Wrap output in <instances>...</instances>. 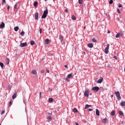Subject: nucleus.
<instances>
[{"instance_id":"48","label":"nucleus","mask_w":125,"mask_h":125,"mask_svg":"<svg viewBox=\"0 0 125 125\" xmlns=\"http://www.w3.org/2000/svg\"><path fill=\"white\" fill-rule=\"evenodd\" d=\"M2 1H3V2H4V3H6L5 0H2Z\"/></svg>"},{"instance_id":"40","label":"nucleus","mask_w":125,"mask_h":125,"mask_svg":"<svg viewBox=\"0 0 125 125\" xmlns=\"http://www.w3.org/2000/svg\"><path fill=\"white\" fill-rule=\"evenodd\" d=\"M119 36L122 37V36H124V33H119Z\"/></svg>"},{"instance_id":"20","label":"nucleus","mask_w":125,"mask_h":125,"mask_svg":"<svg viewBox=\"0 0 125 125\" xmlns=\"http://www.w3.org/2000/svg\"><path fill=\"white\" fill-rule=\"evenodd\" d=\"M119 114L120 115V116H124V112H123V111H119Z\"/></svg>"},{"instance_id":"36","label":"nucleus","mask_w":125,"mask_h":125,"mask_svg":"<svg viewBox=\"0 0 125 125\" xmlns=\"http://www.w3.org/2000/svg\"><path fill=\"white\" fill-rule=\"evenodd\" d=\"M24 34H25V32H24V31H22V32L21 33V36H23Z\"/></svg>"},{"instance_id":"19","label":"nucleus","mask_w":125,"mask_h":125,"mask_svg":"<svg viewBox=\"0 0 125 125\" xmlns=\"http://www.w3.org/2000/svg\"><path fill=\"white\" fill-rule=\"evenodd\" d=\"M89 107H91V105H88V104H86L84 107V109H87V108H89Z\"/></svg>"},{"instance_id":"4","label":"nucleus","mask_w":125,"mask_h":125,"mask_svg":"<svg viewBox=\"0 0 125 125\" xmlns=\"http://www.w3.org/2000/svg\"><path fill=\"white\" fill-rule=\"evenodd\" d=\"M71 78H73V74H72V73H70L69 74H68L65 80L67 82H70V80H69V79H70Z\"/></svg>"},{"instance_id":"29","label":"nucleus","mask_w":125,"mask_h":125,"mask_svg":"<svg viewBox=\"0 0 125 125\" xmlns=\"http://www.w3.org/2000/svg\"><path fill=\"white\" fill-rule=\"evenodd\" d=\"M51 115H52V114H50V116L47 117V118H48V120H49V121H51V120H52V117H51V116H50Z\"/></svg>"},{"instance_id":"23","label":"nucleus","mask_w":125,"mask_h":125,"mask_svg":"<svg viewBox=\"0 0 125 125\" xmlns=\"http://www.w3.org/2000/svg\"><path fill=\"white\" fill-rule=\"evenodd\" d=\"M73 112H74V113H78V109L76 108H74L73 109Z\"/></svg>"},{"instance_id":"45","label":"nucleus","mask_w":125,"mask_h":125,"mask_svg":"<svg viewBox=\"0 0 125 125\" xmlns=\"http://www.w3.org/2000/svg\"><path fill=\"white\" fill-rule=\"evenodd\" d=\"M39 29H40V34H42V28H39Z\"/></svg>"},{"instance_id":"21","label":"nucleus","mask_w":125,"mask_h":125,"mask_svg":"<svg viewBox=\"0 0 125 125\" xmlns=\"http://www.w3.org/2000/svg\"><path fill=\"white\" fill-rule=\"evenodd\" d=\"M111 116H115L116 115V112H115V110H113L111 113Z\"/></svg>"},{"instance_id":"17","label":"nucleus","mask_w":125,"mask_h":125,"mask_svg":"<svg viewBox=\"0 0 125 125\" xmlns=\"http://www.w3.org/2000/svg\"><path fill=\"white\" fill-rule=\"evenodd\" d=\"M48 102L49 103H52V102H53V98H50L48 99Z\"/></svg>"},{"instance_id":"7","label":"nucleus","mask_w":125,"mask_h":125,"mask_svg":"<svg viewBox=\"0 0 125 125\" xmlns=\"http://www.w3.org/2000/svg\"><path fill=\"white\" fill-rule=\"evenodd\" d=\"M98 90H99V87L95 86L92 88L93 91L97 92L98 91Z\"/></svg>"},{"instance_id":"24","label":"nucleus","mask_w":125,"mask_h":125,"mask_svg":"<svg viewBox=\"0 0 125 125\" xmlns=\"http://www.w3.org/2000/svg\"><path fill=\"white\" fill-rule=\"evenodd\" d=\"M18 8V3H17L15 4V6H14V9H17Z\"/></svg>"},{"instance_id":"53","label":"nucleus","mask_w":125,"mask_h":125,"mask_svg":"<svg viewBox=\"0 0 125 125\" xmlns=\"http://www.w3.org/2000/svg\"><path fill=\"white\" fill-rule=\"evenodd\" d=\"M62 44L63 43V44H65V42H62Z\"/></svg>"},{"instance_id":"27","label":"nucleus","mask_w":125,"mask_h":125,"mask_svg":"<svg viewBox=\"0 0 125 125\" xmlns=\"http://www.w3.org/2000/svg\"><path fill=\"white\" fill-rule=\"evenodd\" d=\"M59 40L61 42H62V41H63V36H60Z\"/></svg>"},{"instance_id":"3","label":"nucleus","mask_w":125,"mask_h":125,"mask_svg":"<svg viewBox=\"0 0 125 125\" xmlns=\"http://www.w3.org/2000/svg\"><path fill=\"white\" fill-rule=\"evenodd\" d=\"M109 47H110V45L107 44V46L104 49V53H105V54H108V52H109Z\"/></svg>"},{"instance_id":"49","label":"nucleus","mask_w":125,"mask_h":125,"mask_svg":"<svg viewBox=\"0 0 125 125\" xmlns=\"http://www.w3.org/2000/svg\"><path fill=\"white\" fill-rule=\"evenodd\" d=\"M64 67H65V68H68V65H65Z\"/></svg>"},{"instance_id":"51","label":"nucleus","mask_w":125,"mask_h":125,"mask_svg":"<svg viewBox=\"0 0 125 125\" xmlns=\"http://www.w3.org/2000/svg\"><path fill=\"white\" fill-rule=\"evenodd\" d=\"M110 33H111V32L110 31V30H108L107 33H108V34H110Z\"/></svg>"},{"instance_id":"50","label":"nucleus","mask_w":125,"mask_h":125,"mask_svg":"<svg viewBox=\"0 0 125 125\" xmlns=\"http://www.w3.org/2000/svg\"><path fill=\"white\" fill-rule=\"evenodd\" d=\"M64 11H65V12L67 13V12H68V10L67 9H65L64 10Z\"/></svg>"},{"instance_id":"46","label":"nucleus","mask_w":125,"mask_h":125,"mask_svg":"<svg viewBox=\"0 0 125 125\" xmlns=\"http://www.w3.org/2000/svg\"><path fill=\"white\" fill-rule=\"evenodd\" d=\"M46 71L47 73H49V70L48 69H46Z\"/></svg>"},{"instance_id":"18","label":"nucleus","mask_w":125,"mask_h":125,"mask_svg":"<svg viewBox=\"0 0 125 125\" xmlns=\"http://www.w3.org/2000/svg\"><path fill=\"white\" fill-rule=\"evenodd\" d=\"M6 63L7 65L9 64V59H8V58H6Z\"/></svg>"},{"instance_id":"1","label":"nucleus","mask_w":125,"mask_h":125,"mask_svg":"<svg viewBox=\"0 0 125 125\" xmlns=\"http://www.w3.org/2000/svg\"><path fill=\"white\" fill-rule=\"evenodd\" d=\"M47 14H48V9L47 7H46L45 10L43 11V15L42 16V19H45L47 16Z\"/></svg>"},{"instance_id":"2","label":"nucleus","mask_w":125,"mask_h":125,"mask_svg":"<svg viewBox=\"0 0 125 125\" xmlns=\"http://www.w3.org/2000/svg\"><path fill=\"white\" fill-rule=\"evenodd\" d=\"M115 95L118 100H121V99H122V98L121 97V94H120L119 91L115 92Z\"/></svg>"},{"instance_id":"38","label":"nucleus","mask_w":125,"mask_h":125,"mask_svg":"<svg viewBox=\"0 0 125 125\" xmlns=\"http://www.w3.org/2000/svg\"><path fill=\"white\" fill-rule=\"evenodd\" d=\"M5 112V111L2 110L1 112V115H3V114H4Z\"/></svg>"},{"instance_id":"30","label":"nucleus","mask_w":125,"mask_h":125,"mask_svg":"<svg viewBox=\"0 0 125 125\" xmlns=\"http://www.w3.org/2000/svg\"><path fill=\"white\" fill-rule=\"evenodd\" d=\"M102 122L104 124H106V123L107 122V119L105 118V119H103Z\"/></svg>"},{"instance_id":"26","label":"nucleus","mask_w":125,"mask_h":125,"mask_svg":"<svg viewBox=\"0 0 125 125\" xmlns=\"http://www.w3.org/2000/svg\"><path fill=\"white\" fill-rule=\"evenodd\" d=\"M92 42H97V40L95 38H93L92 39Z\"/></svg>"},{"instance_id":"42","label":"nucleus","mask_w":125,"mask_h":125,"mask_svg":"<svg viewBox=\"0 0 125 125\" xmlns=\"http://www.w3.org/2000/svg\"><path fill=\"white\" fill-rule=\"evenodd\" d=\"M41 73H42V74H43V73H44V70H42Z\"/></svg>"},{"instance_id":"14","label":"nucleus","mask_w":125,"mask_h":125,"mask_svg":"<svg viewBox=\"0 0 125 125\" xmlns=\"http://www.w3.org/2000/svg\"><path fill=\"white\" fill-rule=\"evenodd\" d=\"M17 97V93H15L13 96H12V99H15Z\"/></svg>"},{"instance_id":"8","label":"nucleus","mask_w":125,"mask_h":125,"mask_svg":"<svg viewBox=\"0 0 125 125\" xmlns=\"http://www.w3.org/2000/svg\"><path fill=\"white\" fill-rule=\"evenodd\" d=\"M5 26L4 22H2L0 24V29H3Z\"/></svg>"},{"instance_id":"11","label":"nucleus","mask_w":125,"mask_h":125,"mask_svg":"<svg viewBox=\"0 0 125 125\" xmlns=\"http://www.w3.org/2000/svg\"><path fill=\"white\" fill-rule=\"evenodd\" d=\"M87 45L90 48H92V47H93V44L91 43H89Z\"/></svg>"},{"instance_id":"54","label":"nucleus","mask_w":125,"mask_h":125,"mask_svg":"<svg viewBox=\"0 0 125 125\" xmlns=\"http://www.w3.org/2000/svg\"><path fill=\"white\" fill-rule=\"evenodd\" d=\"M115 59H117V57H115Z\"/></svg>"},{"instance_id":"57","label":"nucleus","mask_w":125,"mask_h":125,"mask_svg":"<svg viewBox=\"0 0 125 125\" xmlns=\"http://www.w3.org/2000/svg\"><path fill=\"white\" fill-rule=\"evenodd\" d=\"M111 97H113V95H111Z\"/></svg>"},{"instance_id":"35","label":"nucleus","mask_w":125,"mask_h":125,"mask_svg":"<svg viewBox=\"0 0 125 125\" xmlns=\"http://www.w3.org/2000/svg\"><path fill=\"white\" fill-rule=\"evenodd\" d=\"M120 37V33H117L116 35L115 36V37L118 38Z\"/></svg>"},{"instance_id":"25","label":"nucleus","mask_w":125,"mask_h":125,"mask_svg":"<svg viewBox=\"0 0 125 125\" xmlns=\"http://www.w3.org/2000/svg\"><path fill=\"white\" fill-rule=\"evenodd\" d=\"M18 30H19V27L18 26H16L14 28V30L15 31V32H17Z\"/></svg>"},{"instance_id":"39","label":"nucleus","mask_w":125,"mask_h":125,"mask_svg":"<svg viewBox=\"0 0 125 125\" xmlns=\"http://www.w3.org/2000/svg\"><path fill=\"white\" fill-rule=\"evenodd\" d=\"M112 3H113V0H110L109 1V4H112Z\"/></svg>"},{"instance_id":"6","label":"nucleus","mask_w":125,"mask_h":125,"mask_svg":"<svg viewBox=\"0 0 125 125\" xmlns=\"http://www.w3.org/2000/svg\"><path fill=\"white\" fill-rule=\"evenodd\" d=\"M27 42H25L24 43H21L20 46V47H25V46H27Z\"/></svg>"},{"instance_id":"44","label":"nucleus","mask_w":125,"mask_h":125,"mask_svg":"<svg viewBox=\"0 0 125 125\" xmlns=\"http://www.w3.org/2000/svg\"><path fill=\"white\" fill-rule=\"evenodd\" d=\"M40 98H42V92H40Z\"/></svg>"},{"instance_id":"5","label":"nucleus","mask_w":125,"mask_h":125,"mask_svg":"<svg viewBox=\"0 0 125 125\" xmlns=\"http://www.w3.org/2000/svg\"><path fill=\"white\" fill-rule=\"evenodd\" d=\"M84 96H85V97H88V96H89V91L88 90L85 91L84 93Z\"/></svg>"},{"instance_id":"55","label":"nucleus","mask_w":125,"mask_h":125,"mask_svg":"<svg viewBox=\"0 0 125 125\" xmlns=\"http://www.w3.org/2000/svg\"><path fill=\"white\" fill-rule=\"evenodd\" d=\"M45 0V1H47L48 0Z\"/></svg>"},{"instance_id":"32","label":"nucleus","mask_w":125,"mask_h":125,"mask_svg":"<svg viewBox=\"0 0 125 125\" xmlns=\"http://www.w3.org/2000/svg\"><path fill=\"white\" fill-rule=\"evenodd\" d=\"M37 5H38V2L35 1L34 2V6H35V7H36L37 6Z\"/></svg>"},{"instance_id":"37","label":"nucleus","mask_w":125,"mask_h":125,"mask_svg":"<svg viewBox=\"0 0 125 125\" xmlns=\"http://www.w3.org/2000/svg\"><path fill=\"white\" fill-rule=\"evenodd\" d=\"M117 12L118 13H119V14H121V11L120 10V9H117Z\"/></svg>"},{"instance_id":"9","label":"nucleus","mask_w":125,"mask_h":125,"mask_svg":"<svg viewBox=\"0 0 125 125\" xmlns=\"http://www.w3.org/2000/svg\"><path fill=\"white\" fill-rule=\"evenodd\" d=\"M103 81V77H101L100 79L97 81L98 83H101Z\"/></svg>"},{"instance_id":"47","label":"nucleus","mask_w":125,"mask_h":125,"mask_svg":"<svg viewBox=\"0 0 125 125\" xmlns=\"http://www.w3.org/2000/svg\"><path fill=\"white\" fill-rule=\"evenodd\" d=\"M88 111H92V109H91V108H89V109H88Z\"/></svg>"},{"instance_id":"13","label":"nucleus","mask_w":125,"mask_h":125,"mask_svg":"<svg viewBox=\"0 0 125 125\" xmlns=\"http://www.w3.org/2000/svg\"><path fill=\"white\" fill-rule=\"evenodd\" d=\"M50 42H49V39H46L45 40V43L46 44H48Z\"/></svg>"},{"instance_id":"52","label":"nucleus","mask_w":125,"mask_h":125,"mask_svg":"<svg viewBox=\"0 0 125 125\" xmlns=\"http://www.w3.org/2000/svg\"><path fill=\"white\" fill-rule=\"evenodd\" d=\"M75 125H79V123H78L77 122L75 123Z\"/></svg>"},{"instance_id":"22","label":"nucleus","mask_w":125,"mask_h":125,"mask_svg":"<svg viewBox=\"0 0 125 125\" xmlns=\"http://www.w3.org/2000/svg\"><path fill=\"white\" fill-rule=\"evenodd\" d=\"M0 66L2 69H3V66H4L3 63L0 62Z\"/></svg>"},{"instance_id":"12","label":"nucleus","mask_w":125,"mask_h":125,"mask_svg":"<svg viewBox=\"0 0 125 125\" xmlns=\"http://www.w3.org/2000/svg\"><path fill=\"white\" fill-rule=\"evenodd\" d=\"M120 105L121 106V107H125V101L122 102L120 103Z\"/></svg>"},{"instance_id":"10","label":"nucleus","mask_w":125,"mask_h":125,"mask_svg":"<svg viewBox=\"0 0 125 125\" xmlns=\"http://www.w3.org/2000/svg\"><path fill=\"white\" fill-rule=\"evenodd\" d=\"M35 19L36 20H38V19H39V13H35Z\"/></svg>"},{"instance_id":"15","label":"nucleus","mask_w":125,"mask_h":125,"mask_svg":"<svg viewBox=\"0 0 125 125\" xmlns=\"http://www.w3.org/2000/svg\"><path fill=\"white\" fill-rule=\"evenodd\" d=\"M31 74L33 75H37V70H33L31 71Z\"/></svg>"},{"instance_id":"31","label":"nucleus","mask_w":125,"mask_h":125,"mask_svg":"<svg viewBox=\"0 0 125 125\" xmlns=\"http://www.w3.org/2000/svg\"><path fill=\"white\" fill-rule=\"evenodd\" d=\"M72 20H76L77 19V18L75 17V16L73 15L71 17Z\"/></svg>"},{"instance_id":"41","label":"nucleus","mask_w":125,"mask_h":125,"mask_svg":"<svg viewBox=\"0 0 125 125\" xmlns=\"http://www.w3.org/2000/svg\"><path fill=\"white\" fill-rule=\"evenodd\" d=\"M9 8H10V6L9 5H8L7 6V9H8V11H9Z\"/></svg>"},{"instance_id":"33","label":"nucleus","mask_w":125,"mask_h":125,"mask_svg":"<svg viewBox=\"0 0 125 125\" xmlns=\"http://www.w3.org/2000/svg\"><path fill=\"white\" fill-rule=\"evenodd\" d=\"M12 100H11V101H10L9 102V107H11V105H12Z\"/></svg>"},{"instance_id":"34","label":"nucleus","mask_w":125,"mask_h":125,"mask_svg":"<svg viewBox=\"0 0 125 125\" xmlns=\"http://www.w3.org/2000/svg\"><path fill=\"white\" fill-rule=\"evenodd\" d=\"M79 0V3L80 4H82L83 3V0Z\"/></svg>"},{"instance_id":"58","label":"nucleus","mask_w":125,"mask_h":125,"mask_svg":"<svg viewBox=\"0 0 125 125\" xmlns=\"http://www.w3.org/2000/svg\"><path fill=\"white\" fill-rule=\"evenodd\" d=\"M0 125H1V124H0Z\"/></svg>"},{"instance_id":"56","label":"nucleus","mask_w":125,"mask_h":125,"mask_svg":"<svg viewBox=\"0 0 125 125\" xmlns=\"http://www.w3.org/2000/svg\"><path fill=\"white\" fill-rule=\"evenodd\" d=\"M84 29H85V26L84 27Z\"/></svg>"},{"instance_id":"28","label":"nucleus","mask_w":125,"mask_h":125,"mask_svg":"<svg viewBox=\"0 0 125 125\" xmlns=\"http://www.w3.org/2000/svg\"><path fill=\"white\" fill-rule=\"evenodd\" d=\"M30 44H31V45H34V44H35V41H30Z\"/></svg>"},{"instance_id":"43","label":"nucleus","mask_w":125,"mask_h":125,"mask_svg":"<svg viewBox=\"0 0 125 125\" xmlns=\"http://www.w3.org/2000/svg\"><path fill=\"white\" fill-rule=\"evenodd\" d=\"M118 7H119V8L122 7V4H119V5H118Z\"/></svg>"},{"instance_id":"16","label":"nucleus","mask_w":125,"mask_h":125,"mask_svg":"<svg viewBox=\"0 0 125 125\" xmlns=\"http://www.w3.org/2000/svg\"><path fill=\"white\" fill-rule=\"evenodd\" d=\"M96 114L97 115V116H100V113H99V110H98V109H97L96 110Z\"/></svg>"}]
</instances>
